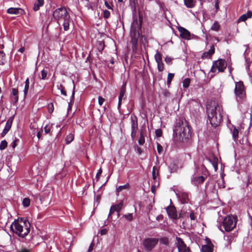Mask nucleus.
<instances>
[{
  "instance_id": "1",
  "label": "nucleus",
  "mask_w": 252,
  "mask_h": 252,
  "mask_svg": "<svg viewBox=\"0 0 252 252\" xmlns=\"http://www.w3.org/2000/svg\"><path fill=\"white\" fill-rule=\"evenodd\" d=\"M174 138L179 141H184L190 136V129L187 121L179 122L173 129Z\"/></svg>"
},
{
  "instance_id": "2",
  "label": "nucleus",
  "mask_w": 252,
  "mask_h": 252,
  "mask_svg": "<svg viewBox=\"0 0 252 252\" xmlns=\"http://www.w3.org/2000/svg\"><path fill=\"white\" fill-rule=\"evenodd\" d=\"M53 17L59 25L63 22L64 31L68 30L71 18L65 7H60L55 10L53 13Z\"/></svg>"
},
{
  "instance_id": "3",
  "label": "nucleus",
  "mask_w": 252,
  "mask_h": 252,
  "mask_svg": "<svg viewBox=\"0 0 252 252\" xmlns=\"http://www.w3.org/2000/svg\"><path fill=\"white\" fill-rule=\"evenodd\" d=\"M207 112L210 123L213 126L216 127L222 121V107L219 105L215 106H207Z\"/></svg>"
},
{
  "instance_id": "4",
  "label": "nucleus",
  "mask_w": 252,
  "mask_h": 252,
  "mask_svg": "<svg viewBox=\"0 0 252 252\" xmlns=\"http://www.w3.org/2000/svg\"><path fill=\"white\" fill-rule=\"evenodd\" d=\"M10 227L14 233L24 237L30 232V223L26 219H21L20 221H14Z\"/></svg>"
},
{
  "instance_id": "5",
  "label": "nucleus",
  "mask_w": 252,
  "mask_h": 252,
  "mask_svg": "<svg viewBox=\"0 0 252 252\" xmlns=\"http://www.w3.org/2000/svg\"><path fill=\"white\" fill-rule=\"evenodd\" d=\"M141 24L137 20L133 21L131 27L130 37L132 49L133 52H135L137 49L138 40L139 37V31L141 29Z\"/></svg>"
},
{
  "instance_id": "6",
  "label": "nucleus",
  "mask_w": 252,
  "mask_h": 252,
  "mask_svg": "<svg viewBox=\"0 0 252 252\" xmlns=\"http://www.w3.org/2000/svg\"><path fill=\"white\" fill-rule=\"evenodd\" d=\"M234 94L238 105L244 103L246 99V91L242 81L235 82Z\"/></svg>"
},
{
  "instance_id": "7",
  "label": "nucleus",
  "mask_w": 252,
  "mask_h": 252,
  "mask_svg": "<svg viewBox=\"0 0 252 252\" xmlns=\"http://www.w3.org/2000/svg\"><path fill=\"white\" fill-rule=\"evenodd\" d=\"M237 217L227 216L224 218L222 222V226L225 231H232L236 226Z\"/></svg>"
},
{
  "instance_id": "8",
  "label": "nucleus",
  "mask_w": 252,
  "mask_h": 252,
  "mask_svg": "<svg viewBox=\"0 0 252 252\" xmlns=\"http://www.w3.org/2000/svg\"><path fill=\"white\" fill-rule=\"evenodd\" d=\"M159 240L156 238H146L142 242L144 250L147 252L152 251L158 244Z\"/></svg>"
},
{
  "instance_id": "9",
  "label": "nucleus",
  "mask_w": 252,
  "mask_h": 252,
  "mask_svg": "<svg viewBox=\"0 0 252 252\" xmlns=\"http://www.w3.org/2000/svg\"><path fill=\"white\" fill-rule=\"evenodd\" d=\"M226 66L227 63L224 60L219 59L213 63L211 71L213 73L223 72Z\"/></svg>"
},
{
  "instance_id": "10",
  "label": "nucleus",
  "mask_w": 252,
  "mask_h": 252,
  "mask_svg": "<svg viewBox=\"0 0 252 252\" xmlns=\"http://www.w3.org/2000/svg\"><path fill=\"white\" fill-rule=\"evenodd\" d=\"M176 246L178 250V252H189L190 250L187 246L182 239L179 237H176Z\"/></svg>"
},
{
  "instance_id": "11",
  "label": "nucleus",
  "mask_w": 252,
  "mask_h": 252,
  "mask_svg": "<svg viewBox=\"0 0 252 252\" xmlns=\"http://www.w3.org/2000/svg\"><path fill=\"white\" fill-rule=\"evenodd\" d=\"M168 216L172 219H177L178 217L177 210L175 206H168L166 208Z\"/></svg>"
},
{
  "instance_id": "12",
  "label": "nucleus",
  "mask_w": 252,
  "mask_h": 252,
  "mask_svg": "<svg viewBox=\"0 0 252 252\" xmlns=\"http://www.w3.org/2000/svg\"><path fill=\"white\" fill-rule=\"evenodd\" d=\"M205 178L203 176H198L194 174L191 179V183L194 186H198L204 182Z\"/></svg>"
},
{
  "instance_id": "13",
  "label": "nucleus",
  "mask_w": 252,
  "mask_h": 252,
  "mask_svg": "<svg viewBox=\"0 0 252 252\" xmlns=\"http://www.w3.org/2000/svg\"><path fill=\"white\" fill-rule=\"evenodd\" d=\"M178 30L182 38L187 40L190 39V33L187 29L183 27H179Z\"/></svg>"
},
{
  "instance_id": "14",
  "label": "nucleus",
  "mask_w": 252,
  "mask_h": 252,
  "mask_svg": "<svg viewBox=\"0 0 252 252\" xmlns=\"http://www.w3.org/2000/svg\"><path fill=\"white\" fill-rule=\"evenodd\" d=\"M7 13L10 14H24V10L21 8L10 7L7 10Z\"/></svg>"
},
{
  "instance_id": "15",
  "label": "nucleus",
  "mask_w": 252,
  "mask_h": 252,
  "mask_svg": "<svg viewBox=\"0 0 252 252\" xmlns=\"http://www.w3.org/2000/svg\"><path fill=\"white\" fill-rule=\"evenodd\" d=\"M180 200L181 203L183 204L191 203V202L189 201V195L188 193H182L180 196Z\"/></svg>"
},
{
  "instance_id": "16",
  "label": "nucleus",
  "mask_w": 252,
  "mask_h": 252,
  "mask_svg": "<svg viewBox=\"0 0 252 252\" xmlns=\"http://www.w3.org/2000/svg\"><path fill=\"white\" fill-rule=\"evenodd\" d=\"M215 48L214 45H212L209 50L207 52H205L202 55V58H210L215 53Z\"/></svg>"
},
{
  "instance_id": "17",
  "label": "nucleus",
  "mask_w": 252,
  "mask_h": 252,
  "mask_svg": "<svg viewBox=\"0 0 252 252\" xmlns=\"http://www.w3.org/2000/svg\"><path fill=\"white\" fill-rule=\"evenodd\" d=\"M252 17V12L248 11L246 13L241 15L238 19V23L241 22H245L248 18H251Z\"/></svg>"
},
{
  "instance_id": "18",
  "label": "nucleus",
  "mask_w": 252,
  "mask_h": 252,
  "mask_svg": "<svg viewBox=\"0 0 252 252\" xmlns=\"http://www.w3.org/2000/svg\"><path fill=\"white\" fill-rule=\"evenodd\" d=\"M168 168L170 170V173L176 172L178 168V165L177 164L176 161L174 160H171L170 163L168 164Z\"/></svg>"
},
{
  "instance_id": "19",
  "label": "nucleus",
  "mask_w": 252,
  "mask_h": 252,
  "mask_svg": "<svg viewBox=\"0 0 252 252\" xmlns=\"http://www.w3.org/2000/svg\"><path fill=\"white\" fill-rule=\"evenodd\" d=\"M130 119L131 130H137L138 128V122L137 117L134 115H131Z\"/></svg>"
},
{
  "instance_id": "20",
  "label": "nucleus",
  "mask_w": 252,
  "mask_h": 252,
  "mask_svg": "<svg viewBox=\"0 0 252 252\" xmlns=\"http://www.w3.org/2000/svg\"><path fill=\"white\" fill-rule=\"evenodd\" d=\"M122 206H111L109 216L112 215L114 212L117 213V216H119V212L121 210Z\"/></svg>"
},
{
  "instance_id": "21",
  "label": "nucleus",
  "mask_w": 252,
  "mask_h": 252,
  "mask_svg": "<svg viewBox=\"0 0 252 252\" xmlns=\"http://www.w3.org/2000/svg\"><path fill=\"white\" fill-rule=\"evenodd\" d=\"M208 160L212 163L215 171L218 170V159L214 156L208 158Z\"/></svg>"
},
{
  "instance_id": "22",
  "label": "nucleus",
  "mask_w": 252,
  "mask_h": 252,
  "mask_svg": "<svg viewBox=\"0 0 252 252\" xmlns=\"http://www.w3.org/2000/svg\"><path fill=\"white\" fill-rule=\"evenodd\" d=\"M232 137L234 141H236L238 137L239 131L238 129L234 126H232L230 129Z\"/></svg>"
},
{
  "instance_id": "23",
  "label": "nucleus",
  "mask_w": 252,
  "mask_h": 252,
  "mask_svg": "<svg viewBox=\"0 0 252 252\" xmlns=\"http://www.w3.org/2000/svg\"><path fill=\"white\" fill-rule=\"evenodd\" d=\"M159 183L158 181V177H156V179L155 180H153L152 181L151 190L152 192H155L156 188L158 187L159 186Z\"/></svg>"
},
{
  "instance_id": "24",
  "label": "nucleus",
  "mask_w": 252,
  "mask_h": 252,
  "mask_svg": "<svg viewBox=\"0 0 252 252\" xmlns=\"http://www.w3.org/2000/svg\"><path fill=\"white\" fill-rule=\"evenodd\" d=\"M44 0H37L35 1L33 7V10L35 11L38 10L40 7L44 4Z\"/></svg>"
},
{
  "instance_id": "25",
  "label": "nucleus",
  "mask_w": 252,
  "mask_h": 252,
  "mask_svg": "<svg viewBox=\"0 0 252 252\" xmlns=\"http://www.w3.org/2000/svg\"><path fill=\"white\" fill-rule=\"evenodd\" d=\"M11 126V123L7 121L6 123L5 127L1 133V136H4L10 130Z\"/></svg>"
},
{
  "instance_id": "26",
  "label": "nucleus",
  "mask_w": 252,
  "mask_h": 252,
  "mask_svg": "<svg viewBox=\"0 0 252 252\" xmlns=\"http://www.w3.org/2000/svg\"><path fill=\"white\" fill-rule=\"evenodd\" d=\"M185 5L188 8H192L195 6V1L194 0H184Z\"/></svg>"
},
{
  "instance_id": "27",
  "label": "nucleus",
  "mask_w": 252,
  "mask_h": 252,
  "mask_svg": "<svg viewBox=\"0 0 252 252\" xmlns=\"http://www.w3.org/2000/svg\"><path fill=\"white\" fill-rule=\"evenodd\" d=\"M202 252H213V248L211 246L205 245L201 247Z\"/></svg>"
},
{
  "instance_id": "28",
  "label": "nucleus",
  "mask_w": 252,
  "mask_h": 252,
  "mask_svg": "<svg viewBox=\"0 0 252 252\" xmlns=\"http://www.w3.org/2000/svg\"><path fill=\"white\" fill-rule=\"evenodd\" d=\"M224 239L227 242L228 244H230L233 241L234 237L231 234L225 235L224 236Z\"/></svg>"
},
{
  "instance_id": "29",
  "label": "nucleus",
  "mask_w": 252,
  "mask_h": 252,
  "mask_svg": "<svg viewBox=\"0 0 252 252\" xmlns=\"http://www.w3.org/2000/svg\"><path fill=\"white\" fill-rule=\"evenodd\" d=\"M74 139V135L72 133H69L65 138L66 143L68 144L70 143Z\"/></svg>"
},
{
  "instance_id": "30",
  "label": "nucleus",
  "mask_w": 252,
  "mask_h": 252,
  "mask_svg": "<svg viewBox=\"0 0 252 252\" xmlns=\"http://www.w3.org/2000/svg\"><path fill=\"white\" fill-rule=\"evenodd\" d=\"M12 94L14 96V100L15 102L18 101V91L15 88H13L12 90Z\"/></svg>"
},
{
  "instance_id": "31",
  "label": "nucleus",
  "mask_w": 252,
  "mask_h": 252,
  "mask_svg": "<svg viewBox=\"0 0 252 252\" xmlns=\"http://www.w3.org/2000/svg\"><path fill=\"white\" fill-rule=\"evenodd\" d=\"M5 61V54L3 51L0 52V65H3Z\"/></svg>"
},
{
  "instance_id": "32",
  "label": "nucleus",
  "mask_w": 252,
  "mask_h": 252,
  "mask_svg": "<svg viewBox=\"0 0 252 252\" xmlns=\"http://www.w3.org/2000/svg\"><path fill=\"white\" fill-rule=\"evenodd\" d=\"M155 59L157 63L162 62L161 55L158 51H157L155 55Z\"/></svg>"
},
{
  "instance_id": "33",
  "label": "nucleus",
  "mask_w": 252,
  "mask_h": 252,
  "mask_svg": "<svg viewBox=\"0 0 252 252\" xmlns=\"http://www.w3.org/2000/svg\"><path fill=\"white\" fill-rule=\"evenodd\" d=\"M57 88H58V90H60L61 91V93L62 95H63L64 96L66 95V93L65 91L64 90V88L62 84H58L57 85Z\"/></svg>"
},
{
  "instance_id": "34",
  "label": "nucleus",
  "mask_w": 252,
  "mask_h": 252,
  "mask_svg": "<svg viewBox=\"0 0 252 252\" xmlns=\"http://www.w3.org/2000/svg\"><path fill=\"white\" fill-rule=\"evenodd\" d=\"M160 243L166 246L168 245L169 244V240L168 238L166 237H163L158 239Z\"/></svg>"
},
{
  "instance_id": "35",
  "label": "nucleus",
  "mask_w": 252,
  "mask_h": 252,
  "mask_svg": "<svg viewBox=\"0 0 252 252\" xmlns=\"http://www.w3.org/2000/svg\"><path fill=\"white\" fill-rule=\"evenodd\" d=\"M190 83V79L189 78H186L184 80L183 82V87L187 88L189 87Z\"/></svg>"
},
{
  "instance_id": "36",
  "label": "nucleus",
  "mask_w": 252,
  "mask_h": 252,
  "mask_svg": "<svg viewBox=\"0 0 252 252\" xmlns=\"http://www.w3.org/2000/svg\"><path fill=\"white\" fill-rule=\"evenodd\" d=\"M219 29L220 25L218 22H215L211 28V29L214 31H218Z\"/></svg>"
},
{
  "instance_id": "37",
  "label": "nucleus",
  "mask_w": 252,
  "mask_h": 252,
  "mask_svg": "<svg viewBox=\"0 0 252 252\" xmlns=\"http://www.w3.org/2000/svg\"><path fill=\"white\" fill-rule=\"evenodd\" d=\"M129 187V184L128 183L126 184L125 185L120 186L118 187L116 189L117 191L119 192L123 190V189H127Z\"/></svg>"
},
{
  "instance_id": "38",
  "label": "nucleus",
  "mask_w": 252,
  "mask_h": 252,
  "mask_svg": "<svg viewBox=\"0 0 252 252\" xmlns=\"http://www.w3.org/2000/svg\"><path fill=\"white\" fill-rule=\"evenodd\" d=\"M174 76V73H169L168 74L167 79V85H170L173 77Z\"/></svg>"
},
{
  "instance_id": "39",
  "label": "nucleus",
  "mask_w": 252,
  "mask_h": 252,
  "mask_svg": "<svg viewBox=\"0 0 252 252\" xmlns=\"http://www.w3.org/2000/svg\"><path fill=\"white\" fill-rule=\"evenodd\" d=\"M7 145V142L6 140H2L0 144V150H3L6 148Z\"/></svg>"
},
{
  "instance_id": "40",
  "label": "nucleus",
  "mask_w": 252,
  "mask_h": 252,
  "mask_svg": "<svg viewBox=\"0 0 252 252\" xmlns=\"http://www.w3.org/2000/svg\"><path fill=\"white\" fill-rule=\"evenodd\" d=\"M158 64V69L159 71H162L164 69V64L162 62L157 63Z\"/></svg>"
},
{
  "instance_id": "41",
  "label": "nucleus",
  "mask_w": 252,
  "mask_h": 252,
  "mask_svg": "<svg viewBox=\"0 0 252 252\" xmlns=\"http://www.w3.org/2000/svg\"><path fill=\"white\" fill-rule=\"evenodd\" d=\"M125 93H126L125 86L123 85L121 89V91H120V94L119 96H120V97H124L125 95Z\"/></svg>"
},
{
  "instance_id": "42",
  "label": "nucleus",
  "mask_w": 252,
  "mask_h": 252,
  "mask_svg": "<svg viewBox=\"0 0 252 252\" xmlns=\"http://www.w3.org/2000/svg\"><path fill=\"white\" fill-rule=\"evenodd\" d=\"M156 168L155 166H154L153 168L152 171V176H153V180H155L156 177H158V172H156Z\"/></svg>"
},
{
  "instance_id": "43",
  "label": "nucleus",
  "mask_w": 252,
  "mask_h": 252,
  "mask_svg": "<svg viewBox=\"0 0 252 252\" xmlns=\"http://www.w3.org/2000/svg\"><path fill=\"white\" fill-rule=\"evenodd\" d=\"M51 125H50V124H47L44 126V128L45 132L46 134L49 133L51 130Z\"/></svg>"
},
{
  "instance_id": "44",
  "label": "nucleus",
  "mask_w": 252,
  "mask_h": 252,
  "mask_svg": "<svg viewBox=\"0 0 252 252\" xmlns=\"http://www.w3.org/2000/svg\"><path fill=\"white\" fill-rule=\"evenodd\" d=\"M124 217L126 219L129 221L132 220L133 219L132 214L131 213L126 214L124 215Z\"/></svg>"
},
{
  "instance_id": "45",
  "label": "nucleus",
  "mask_w": 252,
  "mask_h": 252,
  "mask_svg": "<svg viewBox=\"0 0 252 252\" xmlns=\"http://www.w3.org/2000/svg\"><path fill=\"white\" fill-rule=\"evenodd\" d=\"M54 105L53 103H50L48 105V110L50 113H52L54 111Z\"/></svg>"
},
{
  "instance_id": "46",
  "label": "nucleus",
  "mask_w": 252,
  "mask_h": 252,
  "mask_svg": "<svg viewBox=\"0 0 252 252\" xmlns=\"http://www.w3.org/2000/svg\"><path fill=\"white\" fill-rule=\"evenodd\" d=\"M110 16V12L107 10H105L103 11V17L105 19L108 18Z\"/></svg>"
},
{
  "instance_id": "47",
  "label": "nucleus",
  "mask_w": 252,
  "mask_h": 252,
  "mask_svg": "<svg viewBox=\"0 0 252 252\" xmlns=\"http://www.w3.org/2000/svg\"><path fill=\"white\" fill-rule=\"evenodd\" d=\"M145 143V138H144V137L141 134L140 135V138L138 140V143L142 145H143L144 143Z\"/></svg>"
},
{
  "instance_id": "48",
  "label": "nucleus",
  "mask_w": 252,
  "mask_h": 252,
  "mask_svg": "<svg viewBox=\"0 0 252 252\" xmlns=\"http://www.w3.org/2000/svg\"><path fill=\"white\" fill-rule=\"evenodd\" d=\"M30 200L28 198H25L23 199L22 201V205H30Z\"/></svg>"
},
{
  "instance_id": "49",
  "label": "nucleus",
  "mask_w": 252,
  "mask_h": 252,
  "mask_svg": "<svg viewBox=\"0 0 252 252\" xmlns=\"http://www.w3.org/2000/svg\"><path fill=\"white\" fill-rule=\"evenodd\" d=\"M29 89V85H25V88L24 90V97H25L28 94V90Z\"/></svg>"
},
{
  "instance_id": "50",
  "label": "nucleus",
  "mask_w": 252,
  "mask_h": 252,
  "mask_svg": "<svg viewBox=\"0 0 252 252\" xmlns=\"http://www.w3.org/2000/svg\"><path fill=\"white\" fill-rule=\"evenodd\" d=\"M47 72L46 71H45V70H42L41 71V79L43 80H44L47 76Z\"/></svg>"
},
{
  "instance_id": "51",
  "label": "nucleus",
  "mask_w": 252,
  "mask_h": 252,
  "mask_svg": "<svg viewBox=\"0 0 252 252\" xmlns=\"http://www.w3.org/2000/svg\"><path fill=\"white\" fill-rule=\"evenodd\" d=\"M164 60L165 63L168 64L172 63V59L169 57H166Z\"/></svg>"
},
{
  "instance_id": "52",
  "label": "nucleus",
  "mask_w": 252,
  "mask_h": 252,
  "mask_svg": "<svg viewBox=\"0 0 252 252\" xmlns=\"http://www.w3.org/2000/svg\"><path fill=\"white\" fill-rule=\"evenodd\" d=\"M156 135L157 137H159L162 135V131L160 129H158L156 130Z\"/></svg>"
},
{
  "instance_id": "53",
  "label": "nucleus",
  "mask_w": 252,
  "mask_h": 252,
  "mask_svg": "<svg viewBox=\"0 0 252 252\" xmlns=\"http://www.w3.org/2000/svg\"><path fill=\"white\" fill-rule=\"evenodd\" d=\"M105 99L101 96H98V104L99 105H102L103 102H104Z\"/></svg>"
},
{
  "instance_id": "54",
  "label": "nucleus",
  "mask_w": 252,
  "mask_h": 252,
  "mask_svg": "<svg viewBox=\"0 0 252 252\" xmlns=\"http://www.w3.org/2000/svg\"><path fill=\"white\" fill-rule=\"evenodd\" d=\"M19 141V139L15 138L13 142L11 144V146L13 148H15L17 145V142Z\"/></svg>"
},
{
  "instance_id": "55",
  "label": "nucleus",
  "mask_w": 252,
  "mask_h": 252,
  "mask_svg": "<svg viewBox=\"0 0 252 252\" xmlns=\"http://www.w3.org/2000/svg\"><path fill=\"white\" fill-rule=\"evenodd\" d=\"M157 150L159 154H160L162 151V147L159 144L157 145Z\"/></svg>"
},
{
  "instance_id": "56",
  "label": "nucleus",
  "mask_w": 252,
  "mask_h": 252,
  "mask_svg": "<svg viewBox=\"0 0 252 252\" xmlns=\"http://www.w3.org/2000/svg\"><path fill=\"white\" fill-rule=\"evenodd\" d=\"M94 246V244L93 241L92 242V243L91 244V245H90V247L89 248V249H88V252H92L93 251Z\"/></svg>"
},
{
  "instance_id": "57",
  "label": "nucleus",
  "mask_w": 252,
  "mask_h": 252,
  "mask_svg": "<svg viewBox=\"0 0 252 252\" xmlns=\"http://www.w3.org/2000/svg\"><path fill=\"white\" fill-rule=\"evenodd\" d=\"M189 217L191 220H194L195 219L194 213L193 212L191 213L189 215Z\"/></svg>"
},
{
  "instance_id": "58",
  "label": "nucleus",
  "mask_w": 252,
  "mask_h": 252,
  "mask_svg": "<svg viewBox=\"0 0 252 252\" xmlns=\"http://www.w3.org/2000/svg\"><path fill=\"white\" fill-rule=\"evenodd\" d=\"M137 130H131V135L132 138H134L136 136Z\"/></svg>"
},
{
  "instance_id": "59",
  "label": "nucleus",
  "mask_w": 252,
  "mask_h": 252,
  "mask_svg": "<svg viewBox=\"0 0 252 252\" xmlns=\"http://www.w3.org/2000/svg\"><path fill=\"white\" fill-rule=\"evenodd\" d=\"M107 229H102V230H101L100 231V234L102 235H105L107 233Z\"/></svg>"
},
{
  "instance_id": "60",
  "label": "nucleus",
  "mask_w": 252,
  "mask_h": 252,
  "mask_svg": "<svg viewBox=\"0 0 252 252\" xmlns=\"http://www.w3.org/2000/svg\"><path fill=\"white\" fill-rule=\"evenodd\" d=\"M17 252H30V251L27 249H22L18 251Z\"/></svg>"
},
{
  "instance_id": "61",
  "label": "nucleus",
  "mask_w": 252,
  "mask_h": 252,
  "mask_svg": "<svg viewBox=\"0 0 252 252\" xmlns=\"http://www.w3.org/2000/svg\"><path fill=\"white\" fill-rule=\"evenodd\" d=\"M25 85H30L29 79L27 78L25 82Z\"/></svg>"
},
{
  "instance_id": "62",
  "label": "nucleus",
  "mask_w": 252,
  "mask_h": 252,
  "mask_svg": "<svg viewBox=\"0 0 252 252\" xmlns=\"http://www.w3.org/2000/svg\"><path fill=\"white\" fill-rule=\"evenodd\" d=\"M137 153H138L139 154H141L142 153V149H141L140 148H139V147H138V148H137Z\"/></svg>"
},
{
  "instance_id": "63",
  "label": "nucleus",
  "mask_w": 252,
  "mask_h": 252,
  "mask_svg": "<svg viewBox=\"0 0 252 252\" xmlns=\"http://www.w3.org/2000/svg\"><path fill=\"white\" fill-rule=\"evenodd\" d=\"M101 173H102V169H101V168H100V169H99V170H98V172H97V174H96V177L97 178V177H98V175H99V174H101Z\"/></svg>"
},
{
  "instance_id": "64",
  "label": "nucleus",
  "mask_w": 252,
  "mask_h": 252,
  "mask_svg": "<svg viewBox=\"0 0 252 252\" xmlns=\"http://www.w3.org/2000/svg\"><path fill=\"white\" fill-rule=\"evenodd\" d=\"M105 5L108 9H111V7L110 6V5L108 3L107 1L105 2Z\"/></svg>"
}]
</instances>
